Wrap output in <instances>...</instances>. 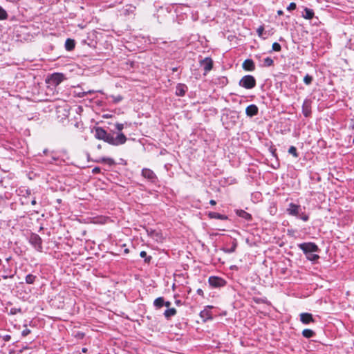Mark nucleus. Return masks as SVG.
I'll return each mask as SVG.
<instances>
[{
  "label": "nucleus",
  "mask_w": 354,
  "mask_h": 354,
  "mask_svg": "<svg viewBox=\"0 0 354 354\" xmlns=\"http://www.w3.org/2000/svg\"><path fill=\"white\" fill-rule=\"evenodd\" d=\"M93 132L96 139L103 140L113 146L122 145L124 144L127 140L123 133H118L117 135L114 136L115 132L109 133L100 127H94Z\"/></svg>",
  "instance_id": "f257e3e1"
},
{
  "label": "nucleus",
  "mask_w": 354,
  "mask_h": 354,
  "mask_svg": "<svg viewBox=\"0 0 354 354\" xmlns=\"http://www.w3.org/2000/svg\"><path fill=\"white\" fill-rule=\"evenodd\" d=\"M93 132L96 139L103 140L113 146L122 145L124 144L127 140L123 133H118L117 135L114 136L115 132L109 133L100 127H94Z\"/></svg>",
  "instance_id": "f03ea898"
},
{
  "label": "nucleus",
  "mask_w": 354,
  "mask_h": 354,
  "mask_svg": "<svg viewBox=\"0 0 354 354\" xmlns=\"http://www.w3.org/2000/svg\"><path fill=\"white\" fill-rule=\"evenodd\" d=\"M303 209H304L305 207L302 208L300 205L290 203L286 209V212L290 216H296L306 222L309 220V216L302 211Z\"/></svg>",
  "instance_id": "7ed1b4c3"
},
{
  "label": "nucleus",
  "mask_w": 354,
  "mask_h": 354,
  "mask_svg": "<svg viewBox=\"0 0 354 354\" xmlns=\"http://www.w3.org/2000/svg\"><path fill=\"white\" fill-rule=\"evenodd\" d=\"M239 84L244 88L252 89L256 86L257 82L254 76L246 75L240 80Z\"/></svg>",
  "instance_id": "20e7f679"
},
{
  "label": "nucleus",
  "mask_w": 354,
  "mask_h": 354,
  "mask_svg": "<svg viewBox=\"0 0 354 354\" xmlns=\"http://www.w3.org/2000/svg\"><path fill=\"white\" fill-rule=\"evenodd\" d=\"M298 248L303 251L305 255L312 252H318L320 250L319 247L313 242L299 243Z\"/></svg>",
  "instance_id": "39448f33"
},
{
  "label": "nucleus",
  "mask_w": 354,
  "mask_h": 354,
  "mask_svg": "<svg viewBox=\"0 0 354 354\" xmlns=\"http://www.w3.org/2000/svg\"><path fill=\"white\" fill-rule=\"evenodd\" d=\"M65 80L64 75L60 73H54L47 79V82L52 86H57Z\"/></svg>",
  "instance_id": "423d86ee"
},
{
  "label": "nucleus",
  "mask_w": 354,
  "mask_h": 354,
  "mask_svg": "<svg viewBox=\"0 0 354 354\" xmlns=\"http://www.w3.org/2000/svg\"><path fill=\"white\" fill-rule=\"evenodd\" d=\"M141 175L143 178L147 179L151 183H156L158 181V177L156 174L149 168H143L141 171Z\"/></svg>",
  "instance_id": "0eeeda50"
},
{
  "label": "nucleus",
  "mask_w": 354,
  "mask_h": 354,
  "mask_svg": "<svg viewBox=\"0 0 354 354\" xmlns=\"http://www.w3.org/2000/svg\"><path fill=\"white\" fill-rule=\"evenodd\" d=\"M29 242L37 251H42V239L38 234L32 233L30 236Z\"/></svg>",
  "instance_id": "6e6552de"
},
{
  "label": "nucleus",
  "mask_w": 354,
  "mask_h": 354,
  "mask_svg": "<svg viewBox=\"0 0 354 354\" xmlns=\"http://www.w3.org/2000/svg\"><path fill=\"white\" fill-rule=\"evenodd\" d=\"M208 283L212 288H221L226 284V281L221 277L211 276L209 277Z\"/></svg>",
  "instance_id": "1a4fd4ad"
},
{
  "label": "nucleus",
  "mask_w": 354,
  "mask_h": 354,
  "mask_svg": "<svg viewBox=\"0 0 354 354\" xmlns=\"http://www.w3.org/2000/svg\"><path fill=\"white\" fill-rule=\"evenodd\" d=\"M200 65L203 68L205 75L209 72L213 68V61L210 57H205L200 62Z\"/></svg>",
  "instance_id": "9d476101"
},
{
  "label": "nucleus",
  "mask_w": 354,
  "mask_h": 354,
  "mask_svg": "<svg viewBox=\"0 0 354 354\" xmlns=\"http://www.w3.org/2000/svg\"><path fill=\"white\" fill-rule=\"evenodd\" d=\"M311 104L312 101L310 99H305L302 104V113L308 118L311 115Z\"/></svg>",
  "instance_id": "9b49d317"
},
{
  "label": "nucleus",
  "mask_w": 354,
  "mask_h": 354,
  "mask_svg": "<svg viewBox=\"0 0 354 354\" xmlns=\"http://www.w3.org/2000/svg\"><path fill=\"white\" fill-rule=\"evenodd\" d=\"M188 91V87L186 84L178 83L176 86V92L175 94L177 96L183 97L185 95L187 91Z\"/></svg>",
  "instance_id": "f8f14e48"
},
{
  "label": "nucleus",
  "mask_w": 354,
  "mask_h": 354,
  "mask_svg": "<svg viewBox=\"0 0 354 354\" xmlns=\"http://www.w3.org/2000/svg\"><path fill=\"white\" fill-rule=\"evenodd\" d=\"M300 321L304 324H308L312 322H315V319L313 315L308 313H302L300 314Z\"/></svg>",
  "instance_id": "ddd939ff"
},
{
  "label": "nucleus",
  "mask_w": 354,
  "mask_h": 354,
  "mask_svg": "<svg viewBox=\"0 0 354 354\" xmlns=\"http://www.w3.org/2000/svg\"><path fill=\"white\" fill-rule=\"evenodd\" d=\"M242 68L245 71H254L255 70V64L252 59H247L242 64Z\"/></svg>",
  "instance_id": "4468645a"
},
{
  "label": "nucleus",
  "mask_w": 354,
  "mask_h": 354,
  "mask_svg": "<svg viewBox=\"0 0 354 354\" xmlns=\"http://www.w3.org/2000/svg\"><path fill=\"white\" fill-rule=\"evenodd\" d=\"M259 109L255 104H250L245 109V113L249 117H253L258 114Z\"/></svg>",
  "instance_id": "2eb2a0df"
},
{
  "label": "nucleus",
  "mask_w": 354,
  "mask_h": 354,
  "mask_svg": "<svg viewBox=\"0 0 354 354\" xmlns=\"http://www.w3.org/2000/svg\"><path fill=\"white\" fill-rule=\"evenodd\" d=\"M236 214L247 221H250L252 219V215L243 209H236Z\"/></svg>",
  "instance_id": "dca6fc26"
},
{
  "label": "nucleus",
  "mask_w": 354,
  "mask_h": 354,
  "mask_svg": "<svg viewBox=\"0 0 354 354\" xmlns=\"http://www.w3.org/2000/svg\"><path fill=\"white\" fill-rule=\"evenodd\" d=\"M208 216L210 218L219 219V220H227L228 217L226 215L221 214L218 212H209Z\"/></svg>",
  "instance_id": "f3484780"
},
{
  "label": "nucleus",
  "mask_w": 354,
  "mask_h": 354,
  "mask_svg": "<svg viewBox=\"0 0 354 354\" xmlns=\"http://www.w3.org/2000/svg\"><path fill=\"white\" fill-rule=\"evenodd\" d=\"M75 46V41L73 39H67L65 41V48L68 51L73 50Z\"/></svg>",
  "instance_id": "a211bd4d"
},
{
  "label": "nucleus",
  "mask_w": 354,
  "mask_h": 354,
  "mask_svg": "<svg viewBox=\"0 0 354 354\" xmlns=\"http://www.w3.org/2000/svg\"><path fill=\"white\" fill-rule=\"evenodd\" d=\"M302 16L304 18H305L306 19H311L314 17V12L312 9L305 8Z\"/></svg>",
  "instance_id": "6ab92c4d"
},
{
  "label": "nucleus",
  "mask_w": 354,
  "mask_h": 354,
  "mask_svg": "<svg viewBox=\"0 0 354 354\" xmlns=\"http://www.w3.org/2000/svg\"><path fill=\"white\" fill-rule=\"evenodd\" d=\"M177 311L176 308H171L167 309L164 313V316L167 319H169L171 317L174 316L176 314Z\"/></svg>",
  "instance_id": "aec40b11"
},
{
  "label": "nucleus",
  "mask_w": 354,
  "mask_h": 354,
  "mask_svg": "<svg viewBox=\"0 0 354 354\" xmlns=\"http://www.w3.org/2000/svg\"><path fill=\"white\" fill-rule=\"evenodd\" d=\"M164 304L165 300L164 298L162 297L156 298L153 301L154 306L158 309L161 308L164 306Z\"/></svg>",
  "instance_id": "412c9836"
},
{
  "label": "nucleus",
  "mask_w": 354,
  "mask_h": 354,
  "mask_svg": "<svg viewBox=\"0 0 354 354\" xmlns=\"http://www.w3.org/2000/svg\"><path fill=\"white\" fill-rule=\"evenodd\" d=\"M302 335L306 338H310L315 335V333L311 329L306 328L302 331Z\"/></svg>",
  "instance_id": "4be33fe9"
},
{
  "label": "nucleus",
  "mask_w": 354,
  "mask_h": 354,
  "mask_svg": "<svg viewBox=\"0 0 354 354\" xmlns=\"http://www.w3.org/2000/svg\"><path fill=\"white\" fill-rule=\"evenodd\" d=\"M136 8V6L133 5H127L126 8L124 10V15H129L130 14H133Z\"/></svg>",
  "instance_id": "5701e85b"
},
{
  "label": "nucleus",
  "mask_w": 354,
  "mask_h": 354,
  "mask_svg": "<svg viewBox=\"0 0 354 354\" xmlns=\"http://www.w3.org/2000/svg\"><path fill=\"white\" fill-rule=\"evenodd\" d=\"M274 64V61L271 57H266L263 60V64L261 65L262 67H269L272 66Z\"/></svg>",
  "instance_id": "b1692460"
},
{
  "label": "nucleus",
  "mask_w": 354,
  "mask_h": 354,
  "mask_svg": "<svg viewBox=\"0 0 354 354\" xmlns=\"http://www.w3.org/2000/svg\"><path fill=\"white\" fill-rule=\"evenodd\" d=\"M97 162H102V163H106L110 166L115 164V160L111 158H102L100 160H97Z\"/></svg>",
  "instance_id": "393cba45"
},
{
  "label": "nucleus",
  "mask_w": 354,
  "mask_h": 354,
  "mask_svg": "<svg viewBox=\"0 0 354 354\" xmlns=\"http://www.w3.org/2000/svg\"><path fill=\"white\" fill-rule=\"evenodd\" d=\"M95 91L93 90H89L88 91H75V95L78 97H83L86 96L87 94L94 93Z\"/></svg>",
  "instance_id": "a878e982"
},
{
  "label": "nucleus",
  "mask_w": 354,
  "mask_h": 354,
  "mask_svg": "<svg viewBox=\"0 0 354 354\" xmlns=\"http://www.w3.org/2000/svg\"><path fill=\"white\" fill-rule=\"evenodd\" d=\"M37 277L32 274H28L26 276L25 281L28 284H33L35 281Z\"/></svg>",
  "instance_id": "bb28decb"
},
{
  "label": "nucleus",
  "mask_w": 354,
  "mask_h": 354,
  "mask_svg": "<svg viewBox=\"0 0 354 354\" xmlns=\"http://www.w3.org/2000/svg\"><path fill=\"white\" fill-rule=\"evenodd\" d=\"M236 247H237V243L236 241H233L232 245L231 248H223L222 250L225 253L230 254V253H232V252H235Z\"/></svg>",
  "instance_id": "cd10ccee"
},
{
  "label": "nucleus",
  "mask_w": 354,
  "mask_h": 354,
  "mask_svg": "<svg viewBox=\"0 0 354 354\" xmlns=\"http://www.w3.org/2000/svg\"><path fill=\"white\" fill-rule=\"evenodd\" d=\"M306 257L308 260L313 262H315L319 259V256L318 254H313V252L309 253L308 255H306Z\"/></svg>",
  "instance_id": "c85d7f7f"
},
{
  "label": "nucleus",
  "mask_w": 354,
  "mask_h": 354,
  "mask_svg": "<svg viewBox=\"0 0 354 354\" xmlns=\"http://www.w3.org/2000/svg\"><path fill=\"white\" fill-rule=\"evenodd\" d=\"M140 256L142 258L145 259V262L149 263L152 257L151 256H147V252L145 251H141L140 253Z\"/></svg>",
  "instance_id": "c756f323"
},
{
  "label": "nucleus",
  "mask_w": 354,
  "mask_h": 354,
  "mask_svg": "<svg viewBox=\"0 0 354 354\" xmlns=\"http://www.w3.org/2000/svg\"><path fill=\"white\" fill-rule=\"evenodd\" d=\"M8 17V15L6 10H4L1 6H0V20H5L7 19Z\"/></svg>",
  "instance_id": "7c9ffc66"
},
{
  "label": "nucleus",
  "mask_w": 354,
  "mask_h": 354,
  "mask_svg": "<svg viewBox=\"0 0 354 354\" xmlns=\"http://www.w3.org/2000/svg\"><path fill=\"white\" fill-rule=\"evenodd\" d=\"M288 153L292 155L295 158L299 157V153H297V148L295 146L290 147L288 149Z\"/></svg>",
  "instance_id": "2f4dec72"
},
{
  "label": "nucleus",
  "mask_w": 354,
  "mask_h": 354,
  "mask_svg": "<svg viewBox=\"0 0 354 354\" xmlns=\"http://www.w3.org/2000/svg\"><path fill=\"white\" fill-rule=\"evenodd\" d=\"M313 80V77L308 75V74H306L304 77V82L305 83V84L306 85H310L311 84Z\"/></svg>",
  "instance_id": "473e14b6"
},
{
  "label": "nucleus",
  "mask_w": 354,
  "mask_h": 354,
  "mask_svg": "<svg viewBox=\"0 0 354 354\" xmlns=\"http://www.w3.org/2000/svg\"><path fill=\"white\" fill-rule=\"evenodd\" d=\"M73 335L77 339H82L85 337V333L82 331H77Z\"/></svg>",
  "instance_id": "72a5a7b5"
},
{
  "label": "nucleus",
  "mask_w": 354,
  "mask_h": 354,
  "mask_svg": "<svg viewBox=\"0 0 354 354\" xmlns=\"http://www.w3.org/2000/svg\"><path fill=\"white\" fill-rule=\"evenodd\" d=\"M272 49L274 51L279 52L281 50V45L279 43L274 42V43L272 44Z\"/></svg>",
  "instance_id": "f704fd0d"
},
{
  "label": "nucleus",
  "mask_w": 354,
  "mask_h": 354,
  "mask_svg": "<svg viewBox=\"0 0 354 354\" xmlns=\"http://www.w3.org/2000/svg\"><path fill=\"white\" fill-rule=\"evenodd\" d=\"M111 97L113 99V102L115 104L120 102L123 99V97L120 95L117 96L111 95Z\"/></svg>",
  "instance_id": "c9c22d12"
},
{
  "label": "nucleus",
  "mask_w": 354,
  "mask_h": 354,
  "mask_svg": "<svg viewBox=\"0 0 354 354\" xmlns=\"http://www.w3.org/2000/svg\"><path fill=\"white\" fill-rule=\"evenodd\" d=\"M201 317L205 319H212L211 316L209 315V312L207 310H203L201 312Z\"/></svg>",
  "instance_id": "e433bc0d"
},
{
  "label": "nucleus",
  "mask_w": 354,
  "mask_h": 354,
  "mask_svg": "<svg viewBox=\"0 0 354 354\" xmlns=\"http://www.w3.org/2000/svg\"><path fill=\"white\" fill-rule=\"evenodd\" d=\"M263 31H264V27L263 26H260L257 29V32L258 34V35L259 37H262L263 35Z\"/></svg>",
  "instance_id": "4c0bfd02"
},
{
  "label": "nucleus",
  "mask_w": 354,
  "mask_h": 354,
  "mask_svg": "<svg viewBox=\"0 0 354 354\" xmlns=\"http://www.w3.org/2000/svg\"><path fill=\"white\" fill-rule=\"evenodd\" d=\"M115 129L118 131V133H122V130L124 129V124L122 123H116Z\"/></svg>",
  "instance_id": "58836bf2"
},
{
  "label": "nucleus",
  "mask_w": 354,
  "mask_h": 354,
  "mask_svg": "<svg viewBox=\"0 0 354 354\" xmlns=\"http://www.w3.org/2000/svg\"><path fill=\"white\" fill-rule=\"evenodd\" d=\"M297 8V6H296V3H294V2H292L289 4V6L287 7V10L288 11H292V10H295Z\"/></svg>",
  "instance_id": "ea45409f"
},
{
  "label": "nucleus",
  "mask_w": 354,
  "mask_h": 354,
  "mask_svg": "<svg viewBox=\"0 0 354 354\" xmlns=\"http://www.w3.org/2000/svg\"><path fill=\"white\" fill-rule=\"evenodd\" d=\"M21 308H12L10 309V314L11 315H16L18 313H21Z\"/></svg>",
  "instance_id": "a19ab883"
},
{
  "label": "nucleus",
  "mask_w": 354,
  "mask_h": 354,
  "mask_svg": "<svg viewBox=\"0 0 354 354\" xmlns=\"http://www.w3.org/2000/svg\"><path fill=\"white\" fill-rule=\"evenodd\" d=\"M30 330L28 329V328H25L24 330H22L21 332V335L23 337H26L28 335H29L30 333Z\"/></svg>",
  "instance_id": "79ce46f5"
},
{
  "label": "nucleus",
  "mask_w": 354,
  "mask_h": 354,
  "mask_svg": "<svg viewBox=\"0 0 354 354\" xmlns=\"http://www.w3.org/2000/svg\"><path fill=\"white\" fill-rule=\"evenodd\" d=\"M270 151L271 152L272 156L277 158V152H276V149L273 147H271L270 148Z\"/></svg>",
  "instance_id": "37998d69"
},
{
  "label": "nucleus",
  "mask_w": 354,
  "mask_h": 354,
  "mask_svg": "<svg viewBox=\"0 0 354 354\" xmlns=\"http://www.w3.org/2000/svg\"><path fill=\"white\" fill-rule=\"evenodd\" d=\"M277 212V208L276 207L273 206V207H270V213L272 215L275 214Z\"/></svg>",
  "instance_id": "c03bdc74"
},
{
  "label": "nucleus",
  "mask_w": 354,
  "mask_h": 354,
  "mask_svg": "<svg viewBox=\"0 0 354 354\" xmlns=\"http://www.w3.org/2000/svg\"><path fill=\"white\" fill-rule=\"evenodd\" d=\"M2 339H3V340H4L5 342H8V341H10V340L11 337H10V335H3V336L2 337Z\"/></svg>",
  "instance_id": "a18cd8bd"
},
{
  "label": "nucleus",
  "mask_w": 354,
  "mask_h": 354,
  "mask_svg": "<svg viewBox=\"0 0 354 354\" xmlns=\"http://www.w3.org/2000/svg\"><path fill=\"white\" fill-rule=\"evenodd\" d=\"M100 168L98 167H95L93 169L92 172L93 174H98L100 172Z\"/></svg>",
  "instance_id": "49530a36"
},
{
  "label": "nucleus",
  "mask_w": 354,
  "mask_h": 354,
  "mask_svg": "<svg viewBox=\"0 0 354 354\" xmlns=\"http://www.w3.org/2000/svg\"><path fill=\"white\" fill-rule=\"evenodd\" d=\"M196 292H197V294H198V295H201V296H202V297H203V296H204V292H203V290H202V289H201V288H198V289L196 290Z\"/></svg>",
  "instance_id": "de8ad7c7"
},
{
  "label": "nucleus",
  "mask_w": 354,
  "mask_h": 354,
  "mask_svg": "<svg viewBox=\"0 0 354 354\" xmlns=\"http://www.w3.org/2000/svg\"><path fill=\"white\" fill-rule=\"evenodd\" d=\"M209 204L212 205H215L216 204V201L212 199V200L209 201Z\"/></svg>",
  "instance_id": "09e8293b"
},
{
  "label": "nucleus",
  "mask_w": 354,
  "mask_h": 354,
  "mask_svg": "<svg viewBox=\"0 0 354 354\" xmlns=\"http://www.w3.org/2000/svg\"><path fill=\"white\" fill-rule=\"evenodd\" d=\"M164 306H165L167 307H169L171 306V302L170 301H165Z\"/></svg>",
  "instance_id": "8fccbe9b"
},
{
  "label": "nucleus",
  "mask_w": 354,
  "mask_h": 354,
  "mask_svg": "<svg viewBox=\"0 0 354 354\" xmlns=\"http://www.w3.org/2000/svg\"><path fill=\"white\" fill-rule=\"evenodd\" d=\"M82 352L84 353H86L88 352V348H82Z\"/></svg>",
  "instance_id": "3c124183"
},
{
  "label": "nucleus",
  "mask_w": 354,
  "mask_h": 354,
  "mask_svg": "<svg viewBox=\"0 0 354 354\" xmlns=\"http://www.w3.org/2000/svg\"><path fill=\"white\" fill-rule=\"evenodd\" d=\"M31 204H32V205H36V204H37V201H36L35 198H33V199L32 200V201H31Z\"/></svg>",
  "instance_id": "603ef678"
},
{
  "label": "nucleus",
  "mask_w": 354,
  "mask_h": 354,
  "mask_svg": "<svg viewBox=\"0 0 354 354\" xmlns=\"http://www.w3.org/2000/svg\"><path fill=\"white\" fill-rule=\"evenodd\" d=\"M277 14H278L279 15H282L283 14V10H278V11H277Z\"/></svg>",
  "instance_id": "864d4df0"
},
{
  "label": "nucleus",
  "mask_w": 354,
  "mask_h": 354,
  "mask_svg": "<svg viewBox=\"0 0 354 354\" xmlns=\"http://www.w3.org/2000/svg\"><path fill=\"white\" fill-rule=\"evenodd\" d=\"M171 71H172L173 72H176V71H178V68H177V67H174V68H171Z\"/></svg>",
  "instance_id": "5fc2aeb1"
},
{
  "label": "nucleus",
  "mask_w": 354,
  "mask_h": 354,
  "mask_svg": "<svg viewBox=\"0 0 354 354\" xmlns=\"http://www.w3.org/2000/svg\"><path fill=\"white\" fill-rule=\"evenodd\" d=\"M26 194H28V195L30 194V190L27 189L26 190Z\"/></svg>",
  "instance_id": "6e6d98bb"
},
{
  "label": "nucleus",
  "mask_w": 354,
  "mask_h": 354,
  "mask_svg": "<svg viewBox=\"0 0 354 354\" xmlns=\"http://www.w3.org/2000/svg\"><path fill=\"white\" fill-rule=\"evenodd\" d=\"M43 152H44V154H46L47 152H48V149H44Z\"/></svg>",
  "instance_id": "4d7b16f0"
},
{
  "label": "nucleus",
  "mask_w": 354,
  "mask_h": 354,
  "mask_svg": "<svg viewBox=\"0 0 354 354\" xmlns=\"http://www.w3.org/2000/svg\"><path fill=\"white\" fill-rule=\"evenodd\" d=\"M124 252H125V253H128V252H129V250H128V249H125V250H124Z\"/></svg>",
  "instance_id": "13d9d810"
},
{
  "label": "nucleus",
  "mask_w": 354,
  "mask_h": 354,
  "mask_svg": "<svg viewBox=\"0 0 354 354\" xmlns=\"http://www.w3.org/2000/svg\"><path fill=\"white\" fill-rule=\"evenodd\" d=\"M3 279H7V278H8V276L4 275V276H3Z\"/></svg>",
  "instance_id": "bf43d9fd"
},
{
  "label": "nucleus",
  "mask_w": 354,
  "mask_h": 354,
  "mask_svg": "<svg viewBox=\"0 0 354 354\" xmlns=\"http://www.w3.org/2000/svg\"><path fill=\"white\" fill-rule=\"evenodd\" d=\"M180 301H176L177 304H180Z\"/></svg>",
  "instance_id": "052dcab7"
}]
</instances>
